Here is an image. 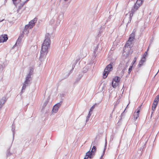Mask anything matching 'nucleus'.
Listing matches in <instances>:
<instances>
[{
    "mask_svg": "<svg viewBox=\"0 0 159 159\" xmlns=\"http://www.w3.org/2000/svg\"><path fill=\"white\" fill-rule=\"evenodd\" d=\"M50 35L49 33L46 34L45 39L42 46L40 51V55L39 59L41 61L42 58L45 57L48 52V49L49 48L51 41L50 40Z\"/></svg>",
    "mask_w": 159,
    "mask_h": 159,
    "instance_id": "nucleus-1",
    "label": "nucleus"
},
{
    "mask_svg": "<svg viewBox=\"0 0 159 159\" xmlns=\"http://www.w3.org/2000/svg\"><path fill=\"white\" fill-rule=\"evenodd\" d=\"M34 70V69L32 67L30 68L29 73L26 75L25 77V80L24 82L21 93H23L26 87L29 86L31 84Z\"/></svg>",
    "mask_w": 159,
    "mask_h": 159,
    "instance_id": "nucleus-2",
    "label": "nucleus"
},
{
    "mask_svg": "<svg viewBox=\"0 0 159 159\" xmlns=\"http://www.w3.org/2000/svg\"><path fill=\"white\" fill-rule=\"evenodd\" d=\"M112 62H111L110 64L107 65L104 70L103 73V77L104 79L107 78L108 73L113 70Z\"/></svg>",
    "mask_w": 159,
    "mask_h": 159,
    "instance_id": "nucleus-3",
    "label": "nucleus"
},
{
    "mask_svg": "<svg viewBox=\"0 0 159 159\" xmlns=\"http://www.w3.org/2000/svg\"><path fill=\"white\" fill-rule=\"evenodd\" d=\"M143 2V0H137L131 11V14H132V15L138 9L139 7L142 5Z\"/></svg>",
    "mask_w": 159,
    "mask_h": 159,
    "instance_id": "nucleus-4",
    "label": "nucleus"
},
{
    "mask_svg": "<svg viewBox=\"0 0 159 159\" xmlns=\"http://www.w3.org/2000/svg\"><path fill=\"white\" fill-rule=\"evenodd\" d=\"M128 61L125 60H123L121 61L119 65V67L122 69V68H126L128 66Z\"/></svg>",
    "mask_w": 159,
    "mask_h": 159,
    "instance_id": "nucleus-5",
    "label": "nucleus"
},
{
    "mask_svg": "<svg viewBox=\"0 0 159 159\" xmlns=\"http://www.w3.org/2000/svg\"><path fill=\"white\" fill-rule=\"evenodd\" d=\"M64 16V14L63 13H59L56 23L57 25H58L60 24L61 21L63 19Z\"/></svg>",
    "mask_w": 159,
    "mask_h": 159,
    "instance_id": "nucleus-6",
    "label": "nucleus"
},
{
    "mask_svg": "<svg viewBox=\"0 0 159 159\" xmlns=\"http://www.w3.org/2000/svg\"><path fill=\"white\" fill-rule=\"evenodd\" d=\"M8 36L6 34H2L0 36V43L6 42L8 39Z\"/></svg>",
    "mask_w": 159,
    "mask_h": 159,
    "instance_id": "nucleus-7",
    "label": "nucleus"
},
{
    "mask_svg": "<svg viewBox=\"0 0 159 159\" xmlns=\"http://www.w3.org/2000/svg\"><path fill=\"white\" fill-rule=\"evenodd\" d=\"M70 43L69 40L67 39H64L62 41V45L64 48H66Z\"/></svg>",
    "mask_w": 159,
    "mask_h": 159,
    "instance_id": "nucleus-8",
    "label": "nucleus"
},
{
    "mask_svg": "<svg viewBox=\"0 0 159 159\" xmlns=\"http://www.w3.org/2000/svg\"><path fill=\"white\" fill-rule=\"evenodd\" d=\"M94 155L95 154L94 153L89 150L86 153V156L88 158H89L90 159H92L93 158Z\"/></svg>",
    "mask_w": 159,
    "mask_h": 159,
    "instance_id": "nucleus-9",
    "label": "nucleus"
},
{
    "mask_svg": "<svg viewBox=\"0 0 159 159\" xmlns=\"http://www.w3.org/2000/svg\"><path fill=\"white\" fill-rule=\"evenodd\" d=\"M37 20V18H35L33 20H31L30 22H29V25H30V28H32L33 26L34 25L35 23H36Z\"/></svg>",
    "mask_w": 159,
    "mask_h": 159,
    "instance_id": "nucleus-10",
    "label": "nucleus"
},
{
    "mask_svg": "<svg viewBox=\"0 0 159 159\" xmlns=\"http://www.w3.org/2000/svg\"><path fill=\"white\" fill-rule=\"evenodd\" d=\"M133 41L131 40L130 41L129 39V40L128 41H127L126 44L125 45V48H130L132 47V42Z\"/></svg>",
    "mask_w": 159,
    "mask_h": 159,
    "instance_id": "nucleus-11",
    "label": "nucleus"
},
{
    "mask_svg": "<svg viewBox=\"0 0 159 159\" xmlns=\"http://www.w3.org/2000/svg\"><path fill=\"white\" fill-rule=\"evenodd\" d=\"M135 31H133V32L130 34L129 39L130 41L131 40L133 41L135 39Z\"/></svg>",
    "mask_w": 159,
    "mask_h": 159,
    "instance_id": "nucleus-12",
    "label": "nucleus"
},
{
    "mask_svg": "<svg viewBox=\"0 0 159 159\" xmlns=\"http://www.w3.org/2000/svg\"><path fill=\"white\" fill-rule=\"evenodd\" d=\"M14 153V152H11L10 151V148H9L7 150L6 153L7 157H8L10 156L11 155H12Z\"/></svg>",
    "mask_w": 159,
    "mask_h": 159,
    "instance_id": "nucleus-13",
    "label": "nucleus"
},
{
    "mask_svg": "<svg viewBox=\"0 0 159 159\" xmlns=\"http://www.w3.org/2000/svg\"><path fill=\"white\" fill-rule=\"evenodd\" d=\"M21 41L17 39L16 42L14 45L12 47V48H14L16 46H17L18 47L20 46Z\"/></svg>",
    "mask_w": 159,
    "mask_h": 159,
    "instance_id": "nucleus-14",
    "label": "nucleus"
},
{
    "mask_svg": "<svg viewBox=\"0 0 159 159\" xmlns=\"http://www.w3.org/2000/svg\"><path fill=\"white\" fill-rule=\"evenodd\" d=\"M7 0H5L4 3L7 2ZM13 4L16 6L19 2H21V0H12Z\"/></svg>",
    "mask_w": 159,
    "mask_h": 159,
    "instance_id": "nucleus-15",
    "label": "nucleus"
},
{
    "mask_svg": "<svg viewBox=\"0 0 159 159\" xmlns=\"http://www.w3.org/2000/svg\"><path fill=\"white\" fill-rule=\"evenodd\" d=\"M11 130L13 133V139H14V135L15 134V125L13 123L12 125V129Z\"/></svg>",
    "mask_w": 159,
    "mask_h": 159,
    "instance_id": "nucleus-16",
    "label": "nucleus"
},
{
    "mask_svg": "<svg viewBox=\"0 0 159 159\" xmlns=\"http://www.w3.org/2000/svg\"><path fill=\"white\" fill-rule=\"evenodd\" d=\"M146 60L145 59H143V58H142L141 60L139 62V65H138V67H140L141 66H142L143 65L145 61Z\"/></svg>",
    "mask_w": 159,
    "mask_h": 159,
    "instance_id": "nucleus-17",
    "label": "nucleus"
},
{
    "mask_svg": "<svg viewBox=\"0 0 159 159\" xmlns=\"http://www.w3.org/2000/svg\"><path fill=\"white\" fill-rule=\"evenodd\" d=\"M24 32L23 31L20 33L17 39L22 41V39L24 37Z\"/></svg>",
    "mask_w": 159,
    "mask_h": 159,
    "instance_id": "nucleus-18",
    "label": "nucleus"
},
{
    "mask_svg": "<svg viewBox=\"0 0 159 159\" xmlns=\"http://www.w3.org/2000/svg\"><path fill=\"white\" fill-rule=\"evenodd\" d=\"M59 108H58L57 107H56V105H54L53 107L52 111L53 112L55 113H57L58 110Z\"/></svg>",
    "mask_w": 159,
    "mask_h": 159,
    "instance_id": "nucleus-19",
    "label": "nucleus"
},
{
    "mask_svg": "<svg viewBox=\"0 0 159 159\" xmlns=\"http://www.w3.org/2000/svg\"><path fill=\"white\" fill-rule=\"evenodd\" d=\"M6 101V98L5 97H3L0 101V105L2 106Z\"/></svg>",
    "mask_w": 159,
    "mask_h": 159,
    "instance_id": "nucleus-20",
    "label": "nucleus"
},
{
    "mask_svg": "<svg viewBox=\"0 0 159 159\" xmlns=\"http://www.w3.org/2000/svg\"><path fill=\"white\" fill-rule=\"evenodd\" d=\"M83 75L82 74H80L78 75V77L76 78L75 82H78L82 78Z\"/></svg>",
    "mask_w": 159,
    "mask_h": 159,
    "instance_id": "nucleus-21",
    "label": "nucleus"
},
{
    "mask_svg": "<svg viewBox=\"0 0 159 159\" xmlns=\"http://www.w3.org/2000/svg\"><path fill=\"white\" fill-rule=\"evenodd\" d=\"M113 81L115 82L116 83L120 81L119 78L118 76H116L113 78Z\"/></svg>",
    "mask_w": 159,
    "mask_h": 159,
    "instance_id": "nucleus-22",
    "label": "nucleus"
},
{
    "mask_svg": "<svg viewBox=\"0 0 159 159\" xmlns=\"http://www.w3.org/2000/svg\"><path fill=\"white\" fill-rule=\"evenodd\" d=\"M92 114V113H90V112H89V113L88 114V115L86 117V123H87L88 121H89V118L90 117V116Z\"/></svg>",
    "mask_w": 159,
    "mask_h": 159,
    "instance_id": "nucleus-23",
    "label": "nucleus"
},
{
    "mask_svg": "<svg viewBox=\"0 0 159 159\" xmlns=\"http://www.w3.org/2000/svg\"><path fill=\"white\" fill-rule=\"evenodd\" d=\"M159 95H158L157 96L156 98L154 99L153 103H157H157L159 101Z\"/></svg>",
    "mask_w": 159,
    "mask_h": 159,
    "instance_id": "nucleus-24",
    "label": "nucleus"
},
{
    "mask_svg": "<svg viewBox=\"0 0 159 159\" xmlns=\"http://www.w3.org/2000/svg\"><path fill=\"white\" fill-rule=\"evenodd\" d=\"M97 148L95 146H93V147L92 148L91 151L92 152H93L94 154L96 151Z\"/></svg>",
    "mask_w": 159,
    "mask_h": 159,
    "instance_id": "nucleus-25",
    "label": "nucleus"
},
{
    "mask_svg": "<svg viewBox=\"0 0 159 159\" xmlns=\"http://www.w3.org/2000/svg\"><path fill=\"white\" fill-rule=\"evenodd\" d=\"M157 103H153L152 107V111H154L157 106Z\"/></svg>",
    "mask_w": 159,
    "mask_h": 159,
    "instance_id": "nucleus-26",
    "label": "nucleus"
},
{
    "mask_svg": "<svg viewBox=\"0 0 159 159\" xmlns=\"http://www.w3.org/2000/svg\"><path fill=\"white\" fill-rule=\"evenodd\" d=\"M62 103V101H61L59 102H58L55 105H56V107H57L58 108H59V107H61Z\"/></svg>",
    "mask_w": 159,
    "mask_h": 159,
    "instance_id": "nucleus-27",
    "label": "nucleus"
},
{
    "mask_svg": "<svg viewBox=\"0 0 159 159\" xmlns=\"http://www.w3.org/2000/svg\"><path fill=\"white\" fill-rule=\"evenodd\" d=\"M29 28H30V25H29V24L26 25L25 26V28L24 29V32L27 31V30Z\"/></svg>",
    "mask_w": 159,
    "mask_h": 159,
    "instance_id": "nucleus-28",
    "label": "nucleus"
},
{
    "mask_svg": "<svg viewBox=\"0 0 159 159\" xmlns=\"http://www.w3.org/2000/svg\"><path fill=\"white\" fill-rule=\"evenodd\" d=\"M95 107V105H93V106L91 107L90 109L89 112H90V113H92V111H93V110L94 109V108Z\"/></svg>",
    "mask_w": 159,
    "mask_h": 159,
    "instance_id": "nucleus-29",
    "label": "nucleus"
},
{
    "mask_svg": "<svg viewBox=\"0 0 159 159\" xmlns=\"http://www.w3.org/2000/svg\"><path fill=\"white\" fill-rule=\"evenodd\" d=\"M107 139H105V148H104V150L103 151V152H104V153H105V150H106V146H107Z\"/></svg>",
    "mask_w": 159,
    "mask_h": 159,
    "instance_id": "nucleus-30",
    "label": "nucleus"
},
{
    "mask_svg": "<svg viewBox=\"0 0 159 159\" xmlns=\"http://www.w3.org/2000/svg\"><path fill=\"white\" fill-rule=\"evenodd\" d=\"M48 101H46L44 102L42 107V109H43L45 108V107L46 106V105L48 104Z\"/></svg>",
    "mask_w": 159,
    "mask_h": 159,
    "instance_id": "nucleus-31",
    "label": "nucleus"
},
{
    "mask_svg": "<svg viewBox=\"0 0 159 159\" xmlns=\"http://www.w3.org/2000/svg\"><path fill=\"white\" fill-rule=\"evenodd\" d=\"M134 118L136 120L139 116V114H136V113L134 112Z\"/></svg>",
    "mask_w": 159,
    "mask_h": 159,
    "instance_id": "nucleus-32",
    "label": "nucleus"
},
{
    "mask_svg": "<svg viewBox=\"0 0 159 159\" xmlns=\"http://www.w3.org/2000/svg\"><path fill=\"white\" fill-rule=\"evenodd\" d=\"M111 85L112 87L114 88H115L116 87V83H114V81H112Z\"/></svg>",
    "mask_w": 159,
    "mask_h": 159,
    "instance_id": "nucleus-33",
    "label": "nucleus"
},
{
    "mask_svg": "<svg viewBox=\"0 0 159 159\" xmlns=\"http://www.w3.org/2000/svg\"><path fill=\"white\" fill-rule=\"evenodd\" d=\"M147 54V51H146L143 54V56L142 57V58H143V59H145L146 60V57Z\"/></svg>",
    "mask_w": 159,
    "mask_h": 159,
    "instance_id": "nucleus-34",
    "label": "nucleus"
},
{
    "mask_svg": "<svg viewBox=\"0 0 159 159\" xmlns=\"http://www.w3.org/2000/svg\"><path fill=\"white\" fill-rule=\"evenodd\" d=\"M26 2H25V1L23 3H21L20 4V5L19 6V8L20 9V8H21L23 7V6L24 5L25 3Z\"/></svg>",
    "mask_w": 159,
    "mask_h": 159,
    "instance_id": "nucleus-35",
    "label": "nucleus"
},
{
    "mask_svg": "<svg viewBox=\"0 0 159 159\" xmlns=\"http://www.w3.org/2000/svg\"><path fill=\"white\" fill-rule=\"evenodd\" d=\"M132 67H133L132 66H130V67L128 71V73L129 74H130V72L132 70Z\"/></svg>",
    "mask_w": 159,
    "mask_h": 159,
    "instance_id": "nucleus-36",
    "label": "nucleus"
},
{
    "mask_svg": "<svg viewBox=\"0 0 159 159\" xmlns=\"http://www.w3.org/2000/svg\"><path fill=\"white\" fill-rule=\"evenodd\" d=\"M145 146V144H143V145H142V147L140 148H139V150L140 151H141L142 150H143V149L144 148Z\"/></svg>",
    "mask_w": 159,
    "mask_h": 159,
    "instance_id": "nucleus-37",
    "label": "nucleus"
},
{
    "mask_svg": "<svg viewBox=\"0 0 159 159\" xmlns=\"http://www.w3.org/2000/svg\"><path fill=\"white\" fill-rule=\"evenodd\" d=\"M99 46V44H98L97 45V46L96 48L95 49V50L94 51V52H95V51L96 50H97Z\"/></svg>",
    "mask_w": 159,
    "mask_h": 159,
    "instance_id": "nucleus-38",
    "label": "nucleus"
},
{
    "mask_svg": "<svg viewBox=\"0 0 159 159\" xmlns=\"http://www.w3.org/2000/svg\"><path fill=\"white\" fill-rule=\"evenodd\" d=\"M140 109H139V108H138L137 111L136 112H135V113H136V114H139V113L140 112Z\"/></svg>",
    "mask_w": 159,
    "mask_h": 159,
    "instance_id": "nucleus-39",
    "label": "nucleus"
},
{
    "mask_svg": "<svg viewBox=\"0 0 159 159\" xmlns=\"http://www.w3.org/2000/svg\"><path fill=\"white\" fill-rule=\"evenodd\" d=\"M136 61V57H135L134 58V60L132 62V63L133 64H134V63Z\"/></svg>",
    "mask_w": 159,
    "mask_h": 159,
    "instance_id": "nucleus-40",
    "label": "nucleus"
},
{
    "mask_svg": "<svg viewBox=\"0 0 159 159\" xmlns=\"http://www.w3.org/2000/svg\"><path fill=\"white\" fill-rule=\"evenodd\" d=\"M93 144V146H95V145L96 144V141H93V142H92V145Z\"/></svg>",
    "mask_w": 159,
    "mask_h": 159,
    "instance_id": "nucleus-41",
    "label": "nucleus"
},
{
    "mask_svg": "<svg viewBox=\"0 0 159 159\" xmlns=\"http://www.w3.org/2000/svg\"><path fill=\"white\" fill-rule=\"evenodd\" d=\"M153 112H154V111H152L151 112V116H150V118H152V115L153 114Z\"/></svg>",
    "mask_w": 159,
    "mask_h": 159,
    "instance_id": "nucleus-42",
    "label": "nucleus"
},
{
    "mask_svg": "<svg viewBox=\"0 0 159 159\" xmlns=\"http://www.w3.org/2000/svg\"><path fill=\"white\" fill-rule=\"evenodd\" d=\"M125 68H123L122 70V72L123 74H124V72L125 71Z\"/></svg>",
    "mask_w": 159,
    "mask_h": 159,
    "instance_id": "nucleus-43",
    "label": "nucleus"
},
{
    "mask_svg": "<svg viewBox=\"0 0 159 159\" xmlns=\"http://www.w3.org/2000/svg\"><path fill=\"white\" fill-rule=\"evenodd\" d=\"M104 152H103V154H102V155H101V156L100 157V159H102L103 155H104Z\"/></svg>",
    "mask_w": 159,
    "mask_h": 159,
    "instance_id": "nucleus-44",
    "label": "nucleus"
},
{
    "mask_svg": "<svg viewBox=\"0 0 159 159\" xmlns=\"http://www.w3.org/2000/svg\"><path fill=\"white\" fill-rule=\"evenodd\" d=\"M111 140H113V136H111Z\"/></svg>",
    "mask_w": 159,
    "mask_h": 159,
    "instance_id": "nucleus-45",
    "label": "nucleus"
},
{
    "mask_svg": "<svg viewBox=\"0 0 159 159\" xmlns=\"http://www.w3.org/2000/svg\"><path fill=\"white\" fill-rule=\"evenodd\" d=\"M141 106H142V105H141L138 107V108H139V109H140V107H141Z\"/></svg>",
    "mask_w": 159,
    "mask_h": 159,
    "instance_id": "nucleus-46",
    "label": "nucleus"
},
{
    "mask_svg": "<svg viewBox=\"0 0 159 159\" xmlns=\"http://www.w3.org/2000/svg\"><path fill=\"white\" fill-rule=\"evenodd\" d=\"M88 158H87V157L86 156H85V157L84 158V159H88Z\"/></svg>",
    "mask_w": 159,
    "mask_h": 159,
    "instance_id": "nucleus-47",
    "label": "nucleus"
},
{
    "mask_svg": "<svg viewBox=\"0 0 159 159\" xmlns=\"http://www.w3.org/2000/svg\"><path fill=\"white\" fill-rule=\"evenodd\" d=\"M3 20H4V19H3V20H0V22H2V21H3Z\"/></svg>",
    "mask_w": 159,
    "mask_h": 159,
    "instance_id": "nucleus-48",
    "label": "nucleus"
},
{
    "mask_svg": "<svg viewBox=\"0 0 159 159\" xmlns=\"http://www.w3.org/2000/svg\"><path fill=\"white\" fill-rule=\"evenodd\" d=\"M2 106V105H0V109L1 108Z\"/></svg>",
    "mask_w": 159,
    "mask_h": 159,
    "instance_id": "nucleus-49",
    "label": "nucleus"
},
{
    "mask_svg": "<svg viewBox=\"0 0 159 159\" xmlns=\"http://www.w3.org/2000/svg\"><path fill=\"white\" fill-rule=\"evenodd\" d=\"M149 47H148V48L147 49V51H148V50H149Z\"/></svg>",
    "mask_w": 159,
    "mask_h": 159,
    "instance_id": "nucleus-50",
    "label": "nucleus"
},
{
    "mask_svg": "<svg viewBox=\"0 0 159 159\" xmlns=\"http://www.w3.org/2000/svg\"><path fill=\"white\" fill-rule=\"evenodd\" d=\"M68 0H64V1H65V2H66L68 1Z\"/></svg>",
    "mask_w": 159,
    "mask_h": 159,
    "instance_id": "nucleus-51",
    "label": "nucleus"
},
{
    "mask_svg": "<svg viewBox=\"0 0 159 159\" xmlns=\"http://www.w3.org/2000/svg\"><path fill=\"white\" fill-rule=\"evenodd\" d=\"M29 0H26L25 1V2H27V1H29Z\"/></svg>",
    "mask_w": 159,
    "mask_h": 159,
    "instance_id": "nucleus-52",
    "label": "nucleus"
},
{
    "mask_svg": "<svg viewBox=\"0 0 159 159\" xmlns=\"http://www.w3.org/2000/svg\"><path fill=\"white\" fill-rule=\"evenodd\" d=\"M73 66H72L73 68H72V70H73Z\"/></svg>",
    "mask_w": 159,
    "mask_h": 159,
    "instance_id": "nucleus-53",
    "label": "nucleus"
},
{
    "mask_svg": "<svg viewBox=\"0 0 159 159\" xmlns=\"http://www.w3.org/2000/svg\"><path fill=\"white\" fill-rule=\"evenodd\" d=\"M83 71L84 73H85L86 72V71L85 72L84 70Z\"/></svg>",
    "mask_w": 159,
    "mask_h": 159,
    "instance_id": "nucleus-54",
    "label": "nucleus"
},
{
    "mask_svg": "<svg viewBox=\"0 0 159 159\" xmlns=\"http://www.w3.org/2000/svg\"><path fill=\"white\" fill-rule=\"evenodd\" d=\"M111 116H112V115H111V114L110 115V116H111Z\"/></svg>",
    "mask_w": 159,
    "mask_h": 159,
    "instance_id": "nucleus-55",
    "label": "nucleus"
},
{
    "mask_svg": "<svg viewBox=\"0 0 159 159\" xmlns=\"http://www.w3.org/2000/svg\"><path fill=\"white\" fill-rule=\"evenodd\" d=\"M158 73V72H157V73H156V75H157V74Z\"/></svg>",
    "mask_w": 159,
    "mask_h": 159,
    "instance_id": "nucleus-56",
    "label": "nucleus"
},
{
    "mask_svg": "<svg viewBox=\"0 0 159 159\" xmlns=\"http://www.w3.org/2000/svg\"><path fill=\"white\" fill-rule=\"evenodd\" d=\"M158 73V72H157V73H156V75H157V74Z\"/></svg>",
    "mask_w": 159,
    "mask_h": 159,
    "instance_id": "nucleus-57",
    "label": "nucleus"
},
{
    "mask_svg": "<svg viewBox=\"0 0 159 159\" xmlns=\"http://www.w3.org/2000/svg\"><path fill=\"white\" fill-rule=\"evenodd\" d=\"M158 73V72H157V73H156V75H157V74Z\"/></svg>",
    "mask_w": 159,
    "mask_h": 159,
    "instance_id": "nucleus-58",
    "label": "nucleus"
},
{
    "mask_svg": "<svg viewBox=\"0 0 159 159\" xmlns=\"http://www.w3.org/2000/svg\"><path fill=\"white\" fill-rule=\"evenodd\" d=\"M158 73V72H157V73H156V75H157V74Z\"/></svg>",
    "mask_w": 159,
    "mask_h": 159,
    "instance_id": "nucleus-59",
    "label": "nucleus"
},
{
    "mask_svg": "<svg viewBox=\"0 0 159 159\" xmlns=\"http://www.w3.org/2000/svg\"><path fill=\"white\" fill-rule=\"evenodd\" d=\"M153 39V38H152L151 39Z\"/></svg>",
    "mask_w": 159,
    "mask_h": 159,
    "instance_id": "nucleus-60",
    "label": "nucleus"
}]
</instances>
